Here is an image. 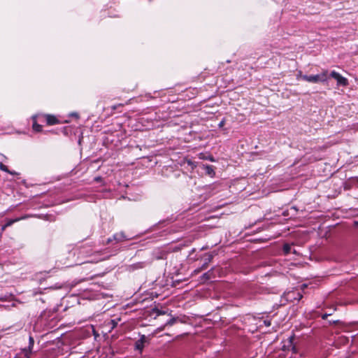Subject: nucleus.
Segmentation results:
<instances>
[{
    "mask_svg": "<svg viewBox=\"0 0 358 358\" xmlns=\"http://www.w3.org/2000/svg\"><path fill=\"white\" fill-rule=\"evenodd\" d=\"M224 123H225V121H224V120H222V121L219 123V127H223V126H224Z\"/></svg>",
    "mask_w": 358,
    "mask_h": 358,
    "instance_id": "25",
    "label": "nucleus"
},
{
    "mask_svg": "<svg viewBox=\"0 0 358 358\" xmlns=\"http://www.w3.org/2000/svg\"><path fill=\"white\" fill-rule=\"evenodd\" d=\"M168 252L165 250H157L155 252V257L156 259H166L167 258Z\"/></svg>",
    "mask_w": 358,
    "mask_h": 358,
    "instance_id": "7",
    "label": "nucleus"
},
{
    "mask_svg": "<svg viewBox=\"0 0 358 358\" xmlns=\"http://www.w3.org/2000/svg\"><path fill=\"white\" fill-rule=\"evenodd\" d=\"M289 358H291V357H289Z\"/></svg>",
    "mask_w": 358,
    "mask_h": 358,
    "instance_id": "32",
    "label": "nucleus"
},
{
    "mask_svg": "<svg viewBox=\"0 0 358 358\" xmlns=\"http://www.w3.org/2000/svg\"><path fill=\"white\" fill-rule=\"evenodd\" d=\"M29 341H30L31 343H32V344L34 343V340H33V338L31 337H30Z\"/></svg>",
    "mask_w": 358,
    "mask_h": 358,
    "instance_id": "28",
    "label": "nucleus"
},
{
    "mask_svg": "<svg viewBox=\"0 0 358 358\" xmlns=\"http://www.w3.org/2000/svg\"><path fill=\"white\" fill-rule=\"evenodd\" d=\"M83 249L84 248H80V253H85V252H86L87 254H90L91 252V250H92L91 249H90V250H87L85 251Z\"/></svg>",
    "mask_w": 358,
    "mask_h": 358,
    "instance_id": "19",
    "label": "nucleus"
},
{
    "mask_svg": "<svg viewBox=\"0 0 358 358\" xmlns=\"http://www.w3.org/2000/svg\"><path fill=\"white\" fill-rule=\"evenodd\" d=\"M15 358H30L29 352L27 350H23L20 353L17 354Z\"/></svg>",
    "mask_w": 358,
    "mask_h": 358,
    "instance_id": "14",
    "label": "nucleus"
},
{
    "mask_svg": "<svg viewBox=\"0 0 358 358\" xmlns=\"http://www.w3.org/2000/svg\"><path fill=\"white\" fill-rule=\"evenodd\" d=\"M291 250V245L289 243H285L283 245V251L285 254H289Z\"/></svg>",
    "mask_w": 358,
    "mask_h": 358,
    "instance_id": "17",
    "label": "nucleus"
},
{
    "mask_svg": "<svg viewBox=\"0 0 358 358\" xmlns=\"http://www.w3.org/2000/svg\"><path fill=\"white\" fill-rule=\"evenodd\" d=\"M215 255H217V252H215L205 253L203 255V260L206 264H209Z\"/></svg>",
    "mask_w": 358,
    "mask_h": 358,
    "instance_id": "8",
    "label": "nucleus"
},
{
    "mask_svg": "<svg viewBox=\"0 0 358 358\" xmlns=\"http://www.w3.org/2000/svg\"><path fill=\"white\" fill-rule=\"evenodd\" d=\"M39 121L41 122H45L47 125L52 126L60 123L59 119L51 114H39Z\"/></svg>",
    "mask_w": 358,
    "mask_h": 358,
    "instance_id": "2",
    "label": "nucleus"
},
{
    "mask_svg": "<svg viewBox=\"0 0 358 358\" xmlns=\"http://www.w3.org/2000/svg\"><path fill=\"white\" fill-rule=\"evenodd\" d=\"M112 322H113V327H115L116 323L114 322V320H112Z\"/></svg>",
    "mask_w": 358,
    "mask_h": 358,
    "instance_id": "30",
    "label": "nucleus"
},
{
    "mask_svg": "<svg viewBox=\"0 0 358 358\" xmlns=\"http://www.w3.org/2000/svg\"><path fill=\"white\" fill-rule=\"evenodd\" d=\"M120 106H123V104L120 103V104H117V105H114V106H112V109L113 110H116Z\"/></svg>",
    "mask_w": 358,
    "mask_h": 358,
    "instance_id": "22",
    "label": "nucleus"
},
{
    "mask_svg": "<svg viewBox=\"0 0 358 358\" xmlns=\"http://www.w3.org/2000/svg\"><path fill=\"white\" fill-rule=\"evenodd\" d=\"M209 160L211 161V162H214V158L213 157H209Z\"/></svg>",
    "mask_w": 358,
    "mask_h": 358,
    "instance_id": "27",
    "label": "nucleus"
},
{
    "mask_svg": "<svg viewBox=\"0 0 358 358\" xmlns=\"http://www.w3.org/2000/svg\"><path fill=\"white\" fill-rule=\"evenodd\" d=\"M213 278H215L213 269H210L201 275V280L207 281Z\"/></svg>",
    "mask_w": 358,
    "mask_h": 358,
    "instance_id": "9",
    "label": "nucleus"
},
{
    "mask_svg": "<svg viewBox=\"0 0 358 358\" xmlns=\"http://www.w3.org/2000/svg\"><path fill=\"white\" fill-rule=\"evenodd\" d=\"M208 264L204 262L203 264H202V266L200 267V270H205L208 268Z\"/></svg>",
    "mask_w": 358,
    "mask_h": 358,
    "instance_id": "20",
    "label": "nucleus"
},
{
    "mask_svg": "<svg viewBox=\"0 0 358 358\" xmlns=\"http://www.w3.org/2000/svg\"><path fill=\"white\" fill-rule=\"evenodd\" d=\"M287 341H288V342H289V343H291V337H289V338H287Z\"/></svg>",
    "mask_w": 358,
    "mask_h": 358,
    "instance_id": "29",
    "label": "nucleus"
},
{
    "mask_svg": "<svg viewBox=\"0 0 358 358\" xmlns=\"http://www.w3.org/2000/svg\"><path fill=\"white\" fill-rule=\"evenodd\" d=\"M22 218H16V219H13V220H8L7 221V222L2 226V231H4L7 227L11 226L13 224H14L15 222H18L20 221V220H22Z\"/></svg>",
    "mask_w": 358,
    "mask_h": 358,
    "instance_id": "13",
    "label": "nucleus"
},
{
    "mask_svg": "<svg viewBox=\"0 0 358 358\" xmlns=\"http://www.w3.org/2000/svg\"><path fill=\"white\" fill-rule=\"evenodd\" d=\"M330 76L337 81V85L339 86L346 87L349 84L348 80L346 78L335 71L331 72Z\"/></svg>",
    "mask_w": 358,
    "mask_h": 358,
    "instance_id": "3",
    "label": "nucleus"
},
{
    "mask_svg": "<svg viewBox=\"0 0 358 358\" xmlns=\"http://www.w3.org/2000/svg\"><path fill=\"white\" fill-rule=\"evenodd\" d=\"M129 239V238L125 235L124 232L120 231L115 233L112 238H108L107 239L106 244H110L113 241H115L116 243H120Z\"/></svg>",
    "mask_w": 358,
    "mask_h": 358,
    "instance_id": "4",
    "label": "nucleus"
},
{
    "mask_svg": "<svg viewBox=\"0 0 358 358\" xmlns=\"http://www.w3.org/2000/svg\"><path fill=\"white\" fill-rule=\"evenodd\" d=\"M297 76H300L303 80L313 83H317L320 82H324L327 79V71L322 72L320 74L311 75V76H301V72L299 71Z\"/></svg>",
    "mask_w": 358,
    "mask_h": 358,
    "instance_id": "1",
    "label": "nucleus"
},
{
    "mask_svg": "<svg viewBox=\"0 0 358 358\" xmlns=\"http://www.w3.org/2000/svg\"><path fill=\"white\" fill-rule=\"evenodd\" d=\"M264 323L266 327H269L271 325V322L268 320H264Z\"/></svg>",
    "mask_w": 358,
    "mask_h": 358,
    "instance_id": "23",
    "label": "nucleus"
},
{
    "mask_svg": "<svg viewBox=\"0 0 358 358\" xmlns=\"http://www.w3.org/2000/svg\"><path fill=\"white\" fill-rule=\"evenodd\" d=\"M178 317H171L166 322L165 326H172L178 321Z\"/></svg>",
    "mask_w": 358,
    "mask_h": 358,
    "instance_id": "16",
    "label": "nucleus"
},
{
    "mask_svg": "<svg viewBox=\"0 0 358 358\" xmlns=\"http://www.w3.org/2000/svg\"><path fill=\"white\" fill-rule=\"evenodd\" d=\"M303 297V295L301 292H299L298 290H293L292 289V303H294V300L300 301Z\"/></svg>",
    "mask_w": 358,
    "mask_h": 358,
    "instance_id": "12",
    "label": "nucleus"
},
{
    "mask_svg": "<svg viewBox=\"0 0 358 358\" xmlns=\"http://www.w3.org/2000/svg\"><path fill=\"white\" fill-rule=\"evenodd\" d=\"M292 358H294L293 355L296 354V352H297V350H296V348L295 345H294L292 344Z\"/></svg>",
    "mask_w": 358,
    "mask_h": 358,
    "instance_id": "21",
    "label": "nucleus"
},
{
    "mask_svg": "<svg viewBox=\"0 0 358 358\" xmlns=\"http://www.w3.org/2000/svg\"><path fill=\"white\" fill-rule=\"evenodd\" d=\"M331 315V314H327V313L323 314V315H322V318L323 320H326V319L328 317V316H329V315Z\"/></svg>",
    "mask_w": 358,
    "mask_h": 358,
    "instance_id": "24",
    "label": "nucleus"
},
{
    "mask_svg": "<svg viewBox=\"0 0 358 358\" xmlns=\"http://www.w3.org/2000/svg\"><path fill=\"white\" fill-rule=\"evenodd\" d=\"M153 310H154L155 313H157V315H165L166 314L165 311L161 310H159V309H154Z\"/></svg>",
    "mask_w": 358,
    "mask_h": 358,
    "instance_id": "18",
    "label": "nucleus"
},
{
    "mask_svg": "<svg viewBox=\"0 0 358 358\" xmlns=\"http://www.w3.org/2000/svg\"><path fill=\"white\" fill-rule=\"evenodd\" d=\"M32 129L35 132H42L43 131V126L41 124H38L37 121H39V114L35 115L32 116Z\"/></svg>",
    "mask_w": 358,
    "mask_h": 358,
    "instance_id": "5",
    "label": "nucleus"
},
{
    "mask_svg": "<svg viewBox=\"0 0 358 358\" xmlns=\"http://www.w3.org/2000/svg\"><path fill=\"white\" fill-rule=\"evenodd\" d=\"M145 266V264L144 262H137L136 264H131L129 266V271H134L136 269H141Z\"/></svg>",
    "mask_w": 358,
    "mask_h": 358,
    "instance_id": "10",
    "label": "nucleus"
},
{
    "mask_svg": "<svg viewBox=\"0 0 358 358\" xmlns=\"http://www.w3.org/2000/svg\"><path fill=\"white\" fill-rule=\"evenodd\" d=\"M201 271H202V270H200V268H199L196 269V270L194 271V272H195V273H198L201 272Z\"/></svg>",
    "mask_w": 358,
    "mask_h": 358,
    "instance_id": "26",
    "label": "nucleus"
},
{
    "mask_svg": "<svg viewBox=\"0 0 358 358\" xmlns=\"http://www.w3.org/2000/svg\"><path fill=\"white\" fill-rule=\"evenodd\" d=\"M206 248H204V247H203V248H201V250H205V249H206Z\"/></svg>",
    "mask_w": 358,
    "mask_h": 358,
    "instance_id": "31",
    "label": "nucleus"
},
{
    "mask_svg": "<svg viewBox=\"0 0 358 358\" xmlns=\"http://www.w3.org/2000/svg\"><path fill=\"white\" fill-rule=\"evenodd\" d=\"M147 341V338L145 335L141 336V338L136 342L135 348L136 350L142 351L144 348V344Z\"/></svg>",
    "mask_w": 358,
    "mask_h": 358,
    "instance_id": "6",
    "label": "nucleus"
},
{
    "mask_svg": "<svg viewBox=\"0 0 358 358\" xmlns=\"http://www.w3.org/2000/svg\"><path fill=\"white\" fill-rule=\"evenodd\" d=\"M204 170L206 171V173L211 177H213L215 174L214 167L212 165H206L204 166Z\"/></svg>",
    "mask_w": 358,
    "mask_h": 358,
    "instance_id": "11",
    "label": "nucleus"
},
{
    "mask_svg": "<svg viewBox=\"0 0 358 358\" xmlns=\"http://www.w3.org/2000/svg\"><path fill=\"white\" fill-rule=\"evenodd\" d=\"M0 170L4 171V172H6V173H8L11 175H14L15 173L14 172H12L10 171H9L8 168L7 166H6L5 164H3V163H0Z\"/></svg>",
    "mask_w": 358,
    "mask_h": 358,
    "instance_id": "15",
    "label": "nucleus"
}]
</instances>
